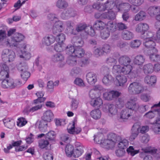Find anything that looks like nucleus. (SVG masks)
<instances>
[{
  "label": "nucleus",
  "mask_w": 160,
  "mask_h": 160,
  "mask_svg": "<svg viewBox=\"0 0 160 160\" xmlns=\"http://www.w3.org/2000/svg\"><path fill=\"white\" fill-rule=\"evenodd\" d=\"M71 52L72 55L71 56V66H74L77 63V58L83 57L85 53L83 49L80 47L74 48V46H71Z\"/></svg>",
  "instance_id": "obj_1"
},
{
  "label": "nucleus",
  "mask_w": 160,
  "mask_h": 160,
  "mask_svg": "<svg viewBox=\"0 0 160 160\" xmlns=\"http://www.w3.org/2000/svg\"><path fill=\"white\" fill-rule=\"evenodd\" d=\"M128 90L131 94H137L143 92L145 90V88L141 83L138 82H134L130 84Z\"/></svg>",
  "instance_id": "obj_2"
},
{
  "label": "nucleus",
  "mask_w": 160,
  "mask_h": 160,
  "mask_svg": "<svg viewBox=\"0 0 160 160\" xmlns=\"http://www.w3.org/2000/svg\"><path fill=\"white\" fill-rule=\"evenodd\" d=\"M22 84V82L19 79L14 80L12 78H8L2 82V87L4 88H10L11 89L19 87Z\"/></svg>",
  "instance_id": "obj_3"
},
{
  "label": "nucleus",
  "mask_w": 160,
  "mask_h": 160,
  "mask_svg": "<svg viewBox=\"0 0 160 160\" xmlns=\"http://www.w3.org/2000/svg\"><path fill=\"white\" fill-rule=\"evenodd\" d=\"M74 146V147L73 145L71 146V150L73 149L71 151V157L78 158L83 152V148L80 143L78 142H75Z\"/></svg>",
  "instance_id": "obj_4"
},
{
  "label": "nucleus",
  "mask_w": 160,
  "mask_h": 160,
  "mask_svg": "<svg viewBox=\"0 0 160 160\" xmlns=\"http://www.w3.org/2000/svg\"><path fill=\"white\" fill-rule=\"evenodd\" d=\"M142 150L143 152H141L139 155L140 157L143 158V160H152V157L148 153L154 155L156 153L157 151V149L151 147H147L145 149H142Z\"/></svg>",
  "instance_id": "obj_5"
},
{
  "label": "nucleus",
  "mask_w": 160,
  "mask_h": 160,
  "mask_svg": "<svg viewBox=\"0 0 160 160\" xmlns=\"http://www.w3.org/2000/svg\"><path fill=\"white\" fill-rule=\"evenodd\" d=\"M24 38V36L21 33H15L13 36L11 37L10 42H8L10 46L17 47L18 42L22 41Z\"/></svg>",
  "instance_id": "obj_6"
},
{
  "label": "nucleus",
  "mask_w": 160,
  "mask_h": 160,
  "mask_svg": "<svg viewBox=\"0 0 160 160\" xmlns=\"http://www.w3.org/2000/svg\"><path fill=\"white\" fill-rule=\"evenodd\" d=\"M116 11H124L128 12L130 9V5L128 2H122L120 0H116Z\"/></svg>",
  "instance_id": "obj_7"
},
{
  "label": "nucleus",
  "mask_w": 160,
  "mask_h": 160,
  "mask_svg": "<svg viewBox=\"0 0 160 160\" xmlns=\"http://www.w3.org/2000/svg\"><path fill=\"white\" fill-rule=\"evenodd\" d=\"M52 58L53 62L59 63L60 67H62L64 66V63L63 62L64 57L62 53H56L52 56Z\"/></svg>",
  "instance_id": "obj_8"
},
{
  "label": "nucleus",
  "mask_w": 160,
  "mask_h": 160,
  "mask_svg": "<svg viewBox=\"0 0 160 160\" xmlns=\"http://www.w3.org/2000/svg\"><path fill=\"white\" fill-rule=\"evenodd\" d=\"M132 66L130 65L129 64L126 65H124L123 67H122L121 72L123 73V74L127 75V74H133V73H134V75L132 77H131V78L135 77V73H137L138 72V70L135 71L133 70L132 72Z\"/></svg>",
  "instance_id": "obj_9"
},
{
  "label": "nucleus",
  "mask_w": 160,
  "mask_h": 160,
  "mask_svg": "<svg viewBox=\"0 0 160 160\" xmlns=\"http://www.w3.org/2000/svg\"><path fill=\"white\" fill-rule=\"evenodd\" d=\"M143 45L147 48H149L153 52L156 53L157 52L158 50L155 48V43L152 39L144 41Z\"/></svg>",
  "instance_id": "obj_10"
},
{
  "label": "nucleus",
  "mask_w": 160,
  "mask_h": 160,
  "mask_svg": "<svg viewBox=\"0 0 160 160\" xmlns=\"http://www.w3.org/2000/svg\"><path fill=\"white\" fill-rule=\"evenodd\" d=\"M149 28L148 25L145 23H140L137 24L136 27V31L142 34H145V32Z\"/></svg>",
  "instance_id": "obj_11"
},
{
  "label": "nucleus",
  "mask_w": 160,
  "mask_h": 160,
  "mask_svg": "<svg viewBox=\"0 0 160 160\" xmlns=\"http://www.w3.org/2000/svg\"><path fill=\"white\" fill-rule=\"evenodd\" d=\"M86 78L88 82L91 85L94 84L97 81V76L94 72H90L86 75Z\"/></svg>",
  "instance_id": "obj_12"
},
{
  "label": "nucleus",
  "mask_w": 160,
  "mask_h": 160,
  "mask_svg": "<svg viewBox=\"0 0 160 160\" xmlns=\"http://www.w3.org/2000/svg\"><path fill=\"white\" fill-rule=\"evenodd\" d=\"M77 118L75 117L72 122V124L71 127V134H77L81 131V128L77 126Z\"/></svg>",
  "instance_id": "obj_13"
},
{
  "label": "nucleus",
  "mask_w": 160,
  "mask_h": 160,
  "mask_svg": "<svg viewBox=\"0 0 160 160\" xmlns=\"http://www.w3.org/2000/svg\"><path fill=\"white\" fill-rule=\"evenodd\" d=\"M22 141L21 140H18L15 141L13 140L12 141L11 144H10L12 148L13 147H15V151L16 152H20L25 150L27 147L23 146H21Z\"/></svg>",
  "instance_id": "obj_14"
},
{
  "label": "nucleus",
  "mask_w": 160,
  "mask_h": 160,
  "mask_svg": "<svg viewBox=\"0 0 160 160\" xmlns=\"http://www.w3.org/2000/svg\"><path fill=\"white\" fill-rule=\"evenodd\" d=\"M126 106L127 108L129 109V111L130 112L131 111L136 112L139 109L138 104L132 100L128 102L126 104Z\"/></svg>",
  "instance_id": "obj_15"
},
{
  "label": "nucleus",
  "mask_w": 160,
  "mask_h": 160,
  "mask_svg": "<svg viewBox=\"0 0 160 160\" xmlns=\"http://www.w3.org/2000/svg\"><path fill=\"white\" fill-rule=\"evenodd\" d=\"M114 12H117V11L114 10H109L107 12L102 13L101 16L103 19L113 20L116 17V15Z\"/></svg>",
  "instance_id": "obj_16"
},
{
  "label": "nucleus",
  "mask_w": 160,
  "mask_h": 160,
  "mask_svg": "<svg viewBox=\"0 0 160 160\" xmlns=\"http://www.w3.org/2000/svg\"><path fill=\"white\" fill-rule=\"evenodd\" d=\"M121 37L124 40H130L133 38L134 34L132 32L130 31L125 30L122 32Z\"/></svg>",
  "instance_id": "obj_17"
},
{
  "label": "nucleus",
  "mask_w": 160,
  "mask_h": 160,
  "mask_svg": "<svg viewBox=\"0 0 160 160\" xmlns=\"http://www.w3.org/2000/svg\"><path fill=\"white\" fill-rule=\"evenodd\" d=\"M118 61L120 65L124 66L129 64L131 62V60L127 56L123 55L120 56L118 58Z\"/></svg>",
  "instance_id": "obj_18"
},
{
  "label": "nucleus",
  "mask_w": 160,
  "mask_h": 160,
  "mask_svg": "<svg viewBox=\"0 0 160 160\" xmlns=\"http://www.w3.org/2000/svg\"><path fill=\"white\" fill-rule=\"evenodd\" d=\"M19 47L20 48L22 53V54L20 56V58H24L25 60H29L31 58V55L29 52L25 51L26 45L23 44L22 46Z\"/></svg>",
  "instance_id": "obj_19"
},
{
  "label": "nucleus",
  "mask_w": 160,
  "mask_h": 160,
  "mask_svg": "<svg viewBox=\"0 0 160 160\" xmlns=\"http://www.w3.org/2000/svg\"><path fill=\"white\" fill-rule=\"evenodd\" d=\"M72 43L74 47H82L84 44V42L82 39L77 37H75L72 38Z\"/></svg>",
  "instance_id": "obj_20"
},
{
  "label": "nucleus",
  "mask_w": 160,
  "mask_h": 160,
  "mask_svg": "<svg viewBox=\"0 0 160 160\" xmlns=\"http://www.w3.org/2000/svg\"><path fill=\"white\" fill-rule=\"evenodd\" d=\"M55 40V36L50 35L45 37L43 39V43L47 46L50 45L54 42Z\"/></svg>",
  "instance_id": "obj_21"
},
{
  "label": "nucleus",
  "mask_w": 160,
  "mask_h": 160,
  "mask_svg": "<svg viewBox=\"0 0 160 160\" xmlns=\"http://www.w3.org/2000/svg\"><path fill=\"white\" fill-rule=\"evenodd\" d=\"M147 14L145 11L142 10L136 14L134 17V20L136 21H142L146 18Z\"/></svg>",
  "instance_id": "obj_22"
},
{
  "label": "nucleus",
  "mask_w": 160,
  "mask_h": 160,
  "mask_svg": "<svg viewBox=\"0 0 160 160\" xmlns=\"http://www.w3.org/2000/svg\"><path fill=\"white\" fill-rule=\"evenodd\" d=\"M160 12V7L158 6H152L148 9V13L150 16L152 17Z\"/></svg>",
  "instance_id": "obj_23"
},
{
  "label": "nucleus",
  "mask_w": 160,
  "mask_h": 160,
  "mask_svg": "<svg viewBox=\"0 0 160 160\" xmlns=\"http://www.w3.org/2000/svg\"><path fill=\"white\" fill-rule=\"evenodd\" d=\"M56 6L60 9H66L69 6L65 0H58L56 3Z\"/></svg>",
  "instance_id": "obj_24"
},
{
  "label": "nucleus",
  "mask_w": 160,
  "mask_h": 160,
  "mask_svg": "<svg viewBox=\"0 0 160 160\" xmlns=\"http://www.w3.org/2000/svg\"><path fill=\"white\" fill-rule=\"evenodd\" d=\"M105 107L106 108H108L109 112L111 115H114L117 113L118 108L116 105L110 104L106 105Z\"/></svg>",
  "instance_id": "obj_25"
},
{
  "label": "nucleus",
  "mask_w": 160,
  "mask_h": 160,
  "mask_svg": "<svg viewBox=\"0 0 160 160\" xmlns=\"http://www.w3.org/2000/svg\"><path fill=\"white\" fill-rule=\"evenodd\" d=\"M87 27V25L85 24H79L77 25L75 29L72 30V33L74 35L77 34L78 32L85 30Z\"/></svg>",
  "instance_id": "obj_26"
},
{
  "label": "nucleus",
  "mask_w": 160,
  "mask_h": 160,
  "mask_svg": "<svg viewBox=\"0 0 160 160\" xmlns=\"http://www.w3.org/2000/svg\"><path fill=\"white\" fill-rule=\"evenodd\" d=\"M100 143L102 147L106 148H109L114 146L113 142L111 141L109 139L101 140Z\"/></svg>",
  "instance_id": "obj_27"
},
{
  "label": "nucleus",
  "mask_w": 160,
  "mask_h": 160,
  "mask_svg": "<svg viewBox=\"0 0 160 160\" xmlns=\"http://www.w3.org/2000/svg\"><path fill=\"white\" fill-rule=\"evenodd\" d=\"M56 135V134L55 132L53 131H51L45 135V139L47 140L49 142H55Z\"/></svg>",
  "instance_id": "obj_28"
},
{
  "label": "nucleus",
  "mask_w": 160,
  "mask_h": 160,
  "mask_svg": "<svg viewBox=\"0 0 160 160\" xmlns=\"http://www.w3.org/2000/svg\"><path fill=\"white\" fill-rule=\"evenodd\" d=\"M144 61L145 58L144 57L141 55H139L135 57L133 62L135 64L141 65L143 63Z\"/></svg>",
  "instance_id": "obj_29"
},
{
  "label": "nucleus",
  "mask_w": 160,
  "mask_h": 160,
  "mask_svg": "<svg viewBox=\"0 0 160 160\" xmlns=\"http://www.w3.org/2000/svg\"><path fill=\"white\" fill-rule=\"evenodd\" d=\"M105 6H106V9L108 10H115L116 9L115 8L116 6V1L114 2L113 0H108L107 2L105 3Z\"/></svg>",
  "instance_id": "obj_30"
},
{
  "label": "nucleus",
  "mask_w": 160,
  "mask_h": 160,
  "mask_svg": "<svg viewBox=\"0 0 160 160\" xmlns=\"http://www.w3.org/2000/svg\"><path fill=\"white\" fill-rule=\"evenodd\" d=\"M53 114L51 110L46 111L44 113L42 120L48 122H50L53 118Z\"/></svg>",
  "instance_id": "obj_31"
},
{
  "label": "nucleus",
  "mask_w": 160,
  "mask_h": 160,
  "mask_svg": "<svg viewBox=\"0 0 160 160\" xmlns=\"http://www.w3.org/2000/svg\"><path fill=\"white\" fill-rule=\"evenodd\" d=\"M91 106L93 107H100L102 104V101L100 97L95 98L94 99H92L90 102Z\"/></svg>",
  "instance_id": "obj_32"
},
{
  "label": "nucleus",
  "mask_w": 160,
  "mask_h": 160,
  "mask_svg": "<svg viewBox=\"0 0 160 160\" xmlns=\"http://www.w3.org/2000/svg\"><path fill=\"white\" fill-rule=\"evenodd\" d=\"M42 107V104H38L35 106L32 107L29 109H25L24 110L23 112L24 114L28 115L30 112H33L39 109H40Z\"/></svg>",
  "instance_id": "obj_33"
},
{
  "label": "nucleus",
  "mask_w": 160,
  "mask_h": 160,
  "mask_svg": "<svg viewBox=\"0 0 160 160\" xmlns=\"http://www.w3.org/2000/svg\"><path fill=\"white\" fill-rule=\"evenodd\" d=\"M48 122L42 120L40 121L38 128L41 132H45L47 131Z\"/></svg>",
  "instance_id": "obj_34"
},
{
  "label": "nucleus",
  "mask_w": 160,
  "mask_h": 160,
  "mask_svg": "<svg viewBox=\"0 0 160 160\" xmlns=\"http://www.w3.org/2000/svg\"><path fill=\"white\" fill-rule=\"evenodd\" d=\"M116 78L118 81L119 85L120 86H123L127 81L126 76L123 75L117 76Z\"/></svg>",
  "instance_id": "obj_35"
},
{
  "label": "nucleus",
  "mask_w": 160,
  "mask_h": 160,
  "mask_svg": "<svg viewBox=\"0 0 160 160\" xmlns=\"http://www.w3.org/2000/svg\"><path fill=\"white\" fill-rule=\"evenodd\" d=\"M156 77L155 76H147L144 79L145 82L149 85H152L156 82Z\"/></svg>",
  "instance_id": "obj_36"
},
{
  "label": "nucleus",
  "mask_w": 160,
  "mask_h": 160,
  "mask_svg": "<svg viewBox=\"0 0 160 160\" xmlns=\"http://www.w3.org/2000/svg\"><path fill=\"white\" fill-rule=\"evenodd\" d=\"M130 112L129 111V109L127 108L122 110L120 114V117L122 119H127L131 115Z\"/></svg>",
  "instance_id": "obj_37"
},
{
  "label": "nucleus",
  "mask_w": 160,
  "mask_h": 160,
  "mask_svg": "<svg viewBox=\"0 0 160 160\" xmlns=\"http://www.w3.org/2000/svg\"><path fill=\"white\" fill-rule=\"evenodd\" d=\"M91 117L95 119H99L101 116V112L98 109H95L92 111L90 112Z\"/></svg>",
  "instance_id": "obj_38"
},
{
  "label": "nucleus",
  "mask_w": 160,
  "mask_h": 160,
  "mask_svg": "<svg viewBox=\"0 0 160 160\" xmlns=\"http://www.w3.org/2000/svg\"><path fill=\"white\" fill-rule=\"evenodd\" d=\"M113 78L110 75H105L102 79V82L105 85H108L113 82Z\"/></svg>",
  "instance_id": "obj_39"
},
{
  "label": "nucleus",
  "mask_w": 160,
  "mask_h": 160,
  "mask_svg": "<svg viewBox=\"0 0 160 160\" xmlns=\"http://www.w3.org/2000/svg\"><path fill=\"white\" fill-rule=\"evenodd\" d=\"M143 70L145 73H151L153 71L154 67L152 65L149 63L144 65L143 67Z\"/></svg>",
  "instance_id": "obj_40"
},
{
  "label": "nucleus",
  "mask_w": 160,
  "mask_h": 160,
  "mask_svg": "<svg viewBox=\"0 0 160 160\" xmlns=\"http://www.w3.org/2000/svg\"><path fill=\"white\" fill-rule=\"evenodd\" d=\"M106 23L101 21H97L93 25V27L97 30H103Z\"/></svg>",
  "instance_id": "obj_41"
},
{
  "label": "nucleus",
  "mask_w": 160,
  "mask_h": 160,
  "mask_svg": "<svg viewBox=\"0 0 160 160\" xmlns=\"http://www.w3.org/2000/svg\"><path fill=\"white\" fill-rule=\"evenodd\" d=\"M128 146V142L126 139L121 140L118 144V146L120 149H123L125 150Z\"/></svg>",
  "instance_id": "obj_42"
},
{
  "label": "nucleus",
  "mask_w": 160,
  "mask_h": 160,
  "mask_svg": "<svg viewBox=\"0 0 160 160\" xmlns=\"http://www.w3.org/2000/svg\"><path fill=\"white\" fill-rule=\"evenodd\" d=\"M93 7L95 9L100 11H103L106 10L105 3L104 4L95 3L93 5Z\"/></svg>",
  "instance_id": "obj_43"
},
{
  "label": "nucleus",
  "mask_w": 160,
  "mask_h": 160,
  "mask_svg": "<svg viewBox=\"0 0 160 160\" xmlns=\"http://www.w3.org/2000/svg\"><path fill=\"white\" fill-rule=\"evenodd\" d=\"M15 57V54L14 52L12 50H10V53L8 57L6 59L4 62L5 63H9L13 61Z\"/></svg>",
  "instance_id": "obj_44"
},
{
  "label": "nucleus",
  "mask_w": 160,
  "mask_h": 160,
  "mask_svg": "<svg viewBox=\"0 0 160 160\" xmlns=\"http://www.w3.org/2000/svg\"><path fill=\"white\" fill-rule=\"evenodd\" d=\"M18 70L21 72L28 70V67L27 64L26 63H20L18 66Z\"/></svg>",
  "instance_id": "obj_45"
},
{
  "label": "nucleus",
  "mask_w": 160,
  "mask_h": 160,
  "mask_svg": "<svg viewBox=\"0 0 160 160\" xmlns=\"http://www.w3.org/2000/svg\"><path fill=\"white\" fill-rule=\"evenodd\" d=\"M110 33L109 30L106 28H104L101 32V36L103 39H106L109 37Z\"/></svg>",
  "instance_id": "obj_46"
},
{
  "label": "nucleus",
  "mask_w": 160,
  "mask_h": 160,
  "mask_svg": "<svg viewBox=\"0 0 160 160\" xmlns=\"http://www.w3.org/2000/svg\"><path fill=\"white\" fill-rule=\"evenodd\" d=\"M122 67L120 65H115L113 66L112 72L113 74L117 75L121 72Z\"/></svg>",
  "instance_id": "obj_47"
},
{
  "label": "nucleus",
  "mask_w": 160,
  "mask_h": 160,
  "mask_svg": "<svg viewBox=\"0 0 160 160\" xmlns=\"http://www.w3.org/2000/svg\"><path fill=\"white\" fill-rule=\"evenodd\" d=\"M153 53L150 55V58L152 61L158 62L160 61V56L158 55L155 54V53Z\"/></svg>",
  "instance_id": "obj_48"
},
{
  "label": "nucleus",
  "mask_w": 160,
  "mask_h": 160,
  "mask_svg": "<svg viewBox=\"0 0 160 160\" xmlns=\"http://www.w3.org/2000/svg\"><path fill=\"white\" fill-rule=\"evenodd\" d=\"M64 45L63 44H61L58 42L54 45V49L57 52H61L64 50Z\"/></svg>",
  "instance_id": "obj_49"
},
{
  "label": "nucleus",
  "mask_w": 160,
  "mask_h": 160,
  "mask_svg": "<svg viewBox=\"0 0 160 160\" xmlns=\"http://www.w3.org/2000/svg\"><path fill=\"white\" fill-rule=\"evenodd\" d=\"M49 143V141L47 140L41 139L39 142V146L40 148H44L47 147Z\"/></svg>",
  "instance_id": "obj_50"
},
{
  "label": "nucleus",
  "mask_w": 160,
  "mask_h": 160,
  "mask_svg": "<svg viewBox=\"0 0 160 160\" xmlns=\"http://www.w3.org/2000/svg\"><path fill=\"white\" fill-rule=\"evenodd\" d=\"M89 96L92 99L99 97L98 93L93 89H91L89 92Z\"/></svg>",
  "instance_id": "obj_51"
},
{
  "label": "nucleus",
  "mask_w": 160,
  "mask_h": 160,
  "mask_svg": "<svg viewBox=\"0 0 160 160\" xmlns=\"http://www.w3.org/2000/svg\"><path fill=\"white\" fill-rule=\"evenodd\" d=\"M64 49L63 51H64L65 53L68 55L66 61L67 62L68 64H70V60H69V57L70 56V46L68 45L67 46H65L64 45Z\"/></svg>",
  "instance_id": "obj_52"
},
{
  "label": "nucleus",
  "mask_w": 160,
  "mask_h": 160,
  "mask_svg": "<svg viewBox=\"0 0 160 160\" xmlns=\"http://www.w3.org/2000/svg\"><path fill=\"white\" fill-rule=\"evenodd\" d=\"M127 151L128 154H130L132 156H134L136 154L139 152V150H135L132 146H130L127 149Z\"/></svg>",
  "instance_id": "obj_53"
},
{
  "label": "nucleus",
  "mask_w": 160,
  "mask_h": 160,
  "mask_svg": "<svg viewBox=\"0 0 160 160\" xmlns=\"http://www.w3.org/2000/svg\"><path fill=\"white\" fill-rule=\"evenodd\" d=\"M8 72L5 71H1L0 73V81H2V82L6 79L9 77Z\"/></svg>",
  "instance_id": "obj_54"
},
{
  "label": "nucleus",
  "mask_w": 160,
  "mask_h": 160,
  "mask_svg": "<svg viewBox=\"0 0 160 160\" xmlns=\"http://www.w3.org/2000/svg\"><path fill=\"white\" fill-rule=\"evenodd\" d=\"M144 0H128L130 3L136 6H140L144 2Z\"/></svg>",
  "instance_id": "obj_55"
},
{
  "label": "nucleus",
  "mask_w": 160,
  "mask_h": 160,
  "mask_svg": "<svg viewBox=\"0 0 160 160\" xmlns=\"http://www.w3.org/2000/svg\"><path fill=\"white\" fill-rule=\"evenodd\" d=\"M55 39L58 43H62L65 40V36L64 34L60 33L57 36Z\"/></svg>",
  "instance_id": "obj_56"
},
{
  "label": "nucleus",
  "mask_w": 160,
  "mask_h": 160,
  "mask_svg": "<svg viewBox=\"0 0 160 160\" xmlns=\"http://www.w3.org/2000/svg\"><path fill=\"white\" fill-rule=\"evenodd\" d=\"M141 44V42L139 40H135L132 41L131 42L130 46L132 48H138Z\"/></svg>",
  "instance_id": "obj_57"
},
{
  "label": "nucleus",
  "mask_w": 160,
  "mask_h": 160,
  "mask_svg": "<svg viewBox=\"0 0 160 160\" xmlns=\"http://www.w3.org/2000/svg\"><path fill=\"white\" fill-rule=\"evenodd\" d=\"M54 85L52 81H50L47 82V89L48 92L51 93L53 92L54 91Z\"/></svg>",
  "instance_id": "obj_58"
},
{
  "label": "nucleus",
  "mask_w": 160,
  "mask_h": 160,
  "mask_svg": "<svg viewBox=\"0 0 160 160\" xmlns=\"http://www.w3.org/2000/svg\"><path fill=\"white\" fill-rule=\"evenodd\" d=\"M156 112L153 111H150L147 112L144 115V117L149 119H152L154 118Z\"/></svg>",
  "instance_id": "obj_59"
},
{
  "label": "nucleus",
  "mask_w": 160,
  "mask_h": 160,
  "mask_svg": "<svg viewBox=\"0 0 160 160\" xmlns=\"http://www.w3.org/2000/svg\"><path fill=\"white\" fill-rule=\"evenodd\" d=\"M53 28H55L57 29H60V31L62 32L63 30L62 22L61 21L56 22Z\"/></svg>",
  "instance_id": "obj_60"
},
{
  "label": "nucleus",
  "mask_w": 160,
  "mask_h": 160,
  "mask_svg": "<svg viewBox=\"0 0 160 160\" xmlns=\"http://www.w3.org/2000/svg\"><path fill=\"white\" fill-rule=\"evenodd\" d=\"M143 34V36H142V37L144 41L146 40H148V39H152V38L154 36L153 33L150 32H147L145 34Z\"/></svg>",
  "instance_id": "obj_61"
},
{
  "label": "nucleus",
  "mask_w": 160,
  "mask_h": 160,
  "mask_svg": "<svg viewBox=\"0 0 160 160\" xmlns=\"http://www.w3.org/2000/svg\"><path fill=\"white\" fill-rule=\"evenodd\" d=\"M10 53V50L8 49H4L2 52V60L4 62L6 60V59L8 57Z\"/></svg>",
  "instance_id": "obj_62"
},
{
  "label": "nucleus",
  "mask_w": 160,
  "mask_h": 160,
  "mask_svg": "<svg viewBox=\"0 0 160 160\" xmlns=\"http://www.w3.org/2000/svg\"><path fill=\"white\" fill-rule=\"evenodd\" d=\"M104 98L108 100H112L113 99L111 91L105 92L103 94Z\"/></svg>",
  "instance_id": "obj_63"
},
{
  "label": "nucleus",
  "mask_w": 160,
  "mask_h": 160,
  "mask_svg": "<svg viewBox=\"0 0 160 160\" xmlns=\"http://www.w3.org/2000/svg\"><path fill=\"white\" fill-rule=\"evenodd\" d=\"M117 46L120 48H124L128 47V43L122 41H119L117 44Z\"/></svg>",
  "instance_id": "obj_64"
}]
</instances>
